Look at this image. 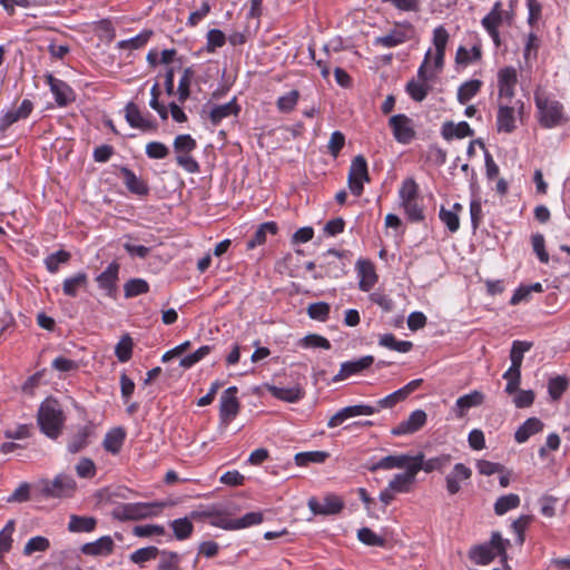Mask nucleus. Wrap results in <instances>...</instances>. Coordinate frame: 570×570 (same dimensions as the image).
Returning a JSON list of instances; mask_svg holds the SVG:
<instances>
[{
	"label": "nucleus",
	"instance_id": "1",
	"mask_svg": "<svg viewBox=\"0 0 570 570\" xmlns=\"http://www.w3.org/2000/svg\"><path fill=\"white\" fill-rule=\"evenodd\" d=\"M405 401L401 390H396L393 393L380 399L376 405L356 404L341 409L333 416L330 417L327 426L334 429L341 425L344 421L350 417L358 415H373L380 412L381 409H393L396 404Z\"/></svg>",
	"mask_w": 570,
	"mask_h": 570
},
{
	"label": "nucleus",
	"instance_id": "2",
	"mask_svg": "<svg viewBox=\"0 0 570 570\" xmlns=\"http://www.w3.org/2000/svg\"><path fill=\"white\" fill-rule=\"evenodd\" d=\"M37 423L40 431L49 439L57 440L63 430L66 414L55 397L43 400L38 409Z\"/></svg>",
	"mask_w": 570,
	"mask_h": 570
},
{
	"label": "nucleus",
	"instance_id": "3",
	"mask_svg": "<svg viewBox=\"0 0 570 570\" xmlns=\"http://www.w3.org/2000/svg\"><path fill=\"white\" fill-rule=\"evenodd\" d=\"M510 547V540L503 539L498 531L492 532L490 541L473 546L469 550V559L476 564L485 566L492 562L495 557H500L501 562L508 560L507 550Z\"/></svg>",
	"mask_w": 570,
	"mask_h": 570
},
{
	"label": "nucleus",
	"instance_id": "4",
	"mask_svg": "<svg viewBox=\"0 0 570 570\" xmlns=\"http://www.w3.org/2000/svg\"><path fill=\"white\" fill-rule=\"evenodd\" d=\"M36 491L46 499H68L72 498L77 491L76 480L66 473H58L53 479H40L36 485Z\"/></svg>",
	"mask_w": 570,
	"mask_h": 570
},
{
	"label": "nucleus",
	"instance_id": "5",
	"mask_svg": "<svg viewBox=\"0 0 570 570\" xmlns=\"http://www.w3.org/2000/svg\"><path fill=\"white\" fill-rule=\"evenodd\" d=\"M165 505L164 502L121 503L112 510V517L120 521L147 519L159 515Z\"/></svg>",
	"mask_w": 570,
	"mask_h": 570
},
{
	"label": "nucleus",
	"instance_id": "6",
	"mask_svg": "<svg viewBox=\"0 0 570 570\" xmlns=\"http://www.w3.org/2000/svg\"><path fill=\"white\" fill-rule=\"evenodd\" d=\"M173 148L176 154V164L188 174H198L200 166L191 156L197 148V141L189 134H181L175 137Z\"/></svg>",
	"mask_w": 570,
	"mask_h": 570
},
{
	"label": "nucleus",
	"instance_id": "7",
	"mask_svg": "<svg viewBox=\"0 0 570 570\" xmlns=\"http://www.w3.org/2000/svg\"><path fill=\"white\" fill-rule=\"evenodd\" d=\"M431 59L432 50L429 49L417 69V78L406 83L405 90L415 102H421L431 89L429 81L434 77V73L431 71Z\"/></svg>",
	"mask_w": 570,
	"mask_h": 570
},
{
	"label": "nucleus",
	"instance_id": "8",
	"mask_svg": "<svg viewBox=\"0 0 570 570\" xmlns=\"http://www.w3.org/2000/svg\"><path fill=\"white\" fill-rule=\"evenodd\" d=\"M195 77V71L191 67H187L183 70L181 76L179 78L178 87L175 90L174 78L175 72L174 68L169 67L165 72L164 87L165 91L168 96H175L177 98V102L184 104L190 96V86L191 81Z\"/></svg>",
	"mask_w": 570,
	"mask_h": 570
},
{
	"label": "nucleus",
	"instance_id": "9",
	"mask_svg": "<svg viewBox=\"0 0 570 570\" xmlns=\"http://www.w3.org/2000/svg\"><path fill=\"white\" fill-rule=\"evenodd\" d=\"M415 35V28L411 22H396L395 28L387 35L376 37L373 45L383 48H394L411 40Z\"/></svg>",
	"mask_w": 570,
	"mask_h": 570
},
{
	"label": "nucleus",
	"instance_id": "10",
	"mask_svg": "<svg viewBox=\"0 0 570 570\" xmlns=\"http://www.w3.org/2000/svg\"><path fill=\"white\" fill-rule=\"evenodd\" d=\"M347 181L351 193L360 197L364 191V183L370 181L367 161L364 156L357 155L352 159Z\"/></svg>",
	"mask_w": 570,
	"mask_h": 570
},
{
	"label": "nucleus",
	"instance_id": "11",
	"mask_svg": "<svg viewBox=\"0 0 570 570\" xmlns=\"http://www.w3.org/2000/svg\"><path fill=\"white\" fill-rule=\"evenodd\" d=\"M518 85V72L512 66L501 68L498 71V88H499V107H509L515 95V87Z\"/></svg>",
	"mask_w": 570,
	"mask_h": 570
},
{
	"label": "nucleus",
	"instance_id": "12",
	"mask_svg": "<svg viewBox=\"0 0 570 570\" xmlns=\"http://www.w3.org/2000/svg\"><path fill=\"white\" fill-rule=\"evenodd\" d=\"M237 393V386H229L220 395L219 424L224 428H227L239 413L240 403Z\"/></svg>",
	"mask_w": 570,
	"mask_h": 570
},
{
	"label": "nucleus",
	"instance_id": "13",
	"mask_svg": "<svg viewBox=\"0 0 570 570\" xmlns=\"http://www.w3.org/2000/svg\"><path fill=\"white\" fill-rule=\"evenodd\" d=\"M389 127L394 139L402 145H409L416 136L414 121L404 114L392 116L389 119Z\"/></svg>",
	"mask_w": 570,
	"mask_h": 570
},
{
	"label": "nucleus",
	"instance_id": "14",
	"mask_svg": "<svg viewBox=\"0 0 570 570\" xmlns=\"http://www.w3.org/2000/svg\"><path fill=\"white\" fill-rule=\"evenodd\" d=\"M308 509L313 514L334 515L344 509V501L334 493L326 494L322 501L311 498L307 502Z\"/></svg>",
	"mask_w": 570,
	"mask_h": 570
},
{
	"label": "nucleus",
	"instance_id": "15",
	"mask_svg": "<svg viewBox=\"0 0 570 570\" xmlns=\"http://www.w3.org/2000/svg\"><path fill=\"white\" fill-rule=\"evenodd\" d=\"M94 423L88 422L85 425L78 426L67 442V451L70 454H77L81 452L90 444V439L94 436Z\"/></svg>",
	"mask_w": 570,
	"mask_h": 570
},
{
	"label": "nucleus",
	"instance_id": "16",
	"mask_svg": "<svg viewBox=\"0 0 570 570\" xmlns=\"http://www.w3.org/2000/svg\"><path fill=\"white\" fill-rule=\"evenodd\" d=\"M420 472V466H414L413 463L405 469L403 473H396L390 480L389 487L396 494L397 493H410L413 490V485L416 481V475Z\"/></svg>",
	"mask_w": 570,
	"mask_h": 570
},
{
	"label": "nucleus",
	"instance_id": "17",
	"mask_svg": "<svg viewBox=\"0 0 570 570\" xmlns=\"http://www.w3.org/2000/svg\"><path fill=\"white\" fill-rule=\"evenodd\" d=\"M414 462V456L409 454L386 455L376 462L366 464L370 472L379 470L407 469Z\"/></svg>",
	"mask_w": 570,
	"mask_h": 570
},
{
	"label": "nucleus",
	"instance_id": "18",
	"mask_svg": "<svg viewBox=\"0 0 570 570\" xmlns=\"http://www.w3.org/2000/svg\"><path fill=\"white\" fill-rule=\"evenodd\" d=\"M472 470L463 463L454 464L452 471L445 476V488L450 495H455L462 489V483L469 481Z\"/></svg>",
	"mask_w": 570,
	"mask_h": 570
},
{
	"label": "nucleus",
	"instance_id": "19",
	"mask_svg": "<svg viewBox=\"0 0 570 570\" xmlns=\"http://www.w3.org/2000/svg\"><path fill=\"white\" fill-rule=\"evenodd\" d=\"M46 83L50 87L55 100L59 106H66L73 102L76 98L75 91L66 81L58 79L52 75H47Z\"/></svg>",
	"mask_w": 570,
	"mask_h": 570
},
{
	"label": "nucleus",
	"instance_id": "20",
	"mask_svg": "<svg viewBox=\"0 0 570 570\" xmlns=\"http://www.w3.org/2000/svg\"><path fill=\"white\" fill-rule=\"evenodd\" d=\"M426 423V413L423 410L413 411L410 416L400 422L396 426H394L391 431L393 435H406L413 434L421 430Z\"/></svg>",
	"mask_w": 570,
	"mask_h": 570
},
{
	"label": "nucleus",
	"instance_id": "21",
	"mask_svg": "<svg viewBox=\"0 0 570 570\" xmlns=\"http://www.w3.org/2000/svg\"><path fill=\"white\" fill-rule=\"evenodd\" d=\"M119 269V264L111 262L106 269L96 277L98 287L109 297H114L116 294Z\"/></svg>",
	"mask_w": 570,
	"mask_h": 570
},
{
	"label": "nucleus",
	"instance_id": "22",
	"mask_svg": "<svg viewBox=\"0 0 570 570\" xmlns=\"http://www.w3.org/2000/svg\"><path fill=\"white\" fill-rule=\"evenodd\" d=\"M374 363L372 355L362 356L361 358L347 361L341 364L338 373L334 376V382L348 379L352 375L361 374Z\"/></svg>",
	"mask_w": 570,
	"mask_h": 570
},
{
	"label": "nucleus",
	"instance_id": "23",
	"mask_svg": "<svg viewBox=\"0 0 570 570\" xmlns=\"http://www.w3.org/2000/svg\"><path fill=\"white\" fill-rule=\"evenodd\" d=\"M125 118L132 128L142 131H155L158 128L156 119L149 112H141V109H125Z\"/></svg>",
	"mask_w": 570,
	"mask_h": 570
},
{
	"label": "nucleus",
	"instance_id": "24",
	"mask_svg": "<svg viewBox=\"0 0 570 570\" xmlns=\"http://www.w3.org/2000/svg\"><path fill=\"white\" fill-rule=\"evenodd\" d=\"M450 35L443 26H438L433 30V45L435 52L433 56V65L436 71L442 70L444 66L445 48L449 42Z\"/></svg>",
	"mask_w": 570,
	"mask_h": 570
},
{
	"label": "nucleus",
	"instance_id": "25",
	"mask_svg": "<svg viewBox=\"0 0 570 570\" xmlns=\"http://www.w3.org/2000/svg\"><path fill=\"white\" fill-rule=\"evenodd\" d=\"M424 453L420 452L414 455V466H420V471L423 470L426 473L434 471L442 472L451 463V454L443 453L441 455L424 460Z\"/></svg>",
	"mask_w": 570,
	"mask_h": 570
},
{
	"label": "nucleus",
	"instance_id": "26",
	"mask_svg": "<svg viewBox=\"0 0 570 570\" xmlns=\"http://www.w3.org/2000/svg\"><path fill=\"white\" fill-rule=\"evenodd\" d=\"M360 277L358 288L363 292H370L377 283V274L374 264L371 261L360 259L356 263Z\"/></svg>",
	"mask_w": 570,
	"mask_h": 570
},
{
	"label": "nucleus",
	"instance_id": "27",
	"mask_svg": "<svg viewBox=\"0 0 570 570\" xmlns=\"http://www.w3.org/2000/svg\"><path fill=\"white\" fill-rule=\"evenodd\" d=\"M127 433L126 430L121 426L112 428L105 434L102 440V448L107 453L112 455H117L120 453Z\"/></svg>",
	"mask_w": 570,
	"mask_h": 570
},
{
	"label": "nucleus",
	"instance_id": "28",
	"mask_svg": "<svg viewBox=\"0 0 570 570\" xmlns=\"http://www.w3.org/2000/svg\"><path fill=\"white\" fill-rule=\"evenodd\" d=\"M115 543L111 537L104 535L94 542H88L81 546L80 551L86 556H110L114 552Z\"/></svg>",
	"mask_w": 570,
	"mask_h": 570
},
{
	"label": "nucleus",
	"instance_id": "29",
	"mask_svg": "<svg viewBox=\"0 0 570 570\" xmlns=\"http://www.w3.org/2000/svg\"><path fill=\"white\" fill-rule=\"evenodd\" d=\"M120 175L127 189L138 196H147L149 194V186L147 181L136 176V174L128 167H120Z\"/></svg>",
	"mask_w": 570,
	"mask_h": 570
},
{
	"label": "nucleus",
	"instance_id": "30",
	"mask_svg": "<svg viewBox=\"0 0 570 570\" xmlns=\"http://www.w3.org/2000/svg\"><path fill=\"white\" fill-rule=\"evenodd\" d=\"M191 518L193 519L208 518L209 523L213 527L220 528L224 530H236L235 519L228 518L224 512L218 511V510L193 512Z\"/></svg>",
	"mask_w": 570,
	"mask_h": 570
},
{
	"label": "nucleus",
	"instance_id": "31",
	"mask_svg": "<svg viewBox=\"0 0 570 570\" xmlns=\"http://www.w3.org/2000/svg\"><path fill=\"white\" fill-rule=\"evenodd\" d=\"M483 401L484 394L482 392L472 391L471 393L464 394L456 400L453 412L455 413L456 417L462 419L469 409L481 405Z\"/></svg>",
	"mask_w": 570,
	"mask_h": 570
},
{
	"label": "nucleus",
	"instance_id": "32",
	"mask_svg": "<svg viewBox=\"0 0 570 570\" xmlns=\"http://www.w3.org/2000/svg\"><path fill=\"white\" fill-rule=\"evenodd\" d=\"M441 135L445 140H452L453 138L463 139L465 137H472L474 131L466 121H460L459 124L445 121L442 125Z\"/></svg>",
	"mask_w": 570,
	"mask_h": 570
},
{
	"label": "nucleus",
	"instance_id": "33",
	"mask_svg": "<svg viewBox=\"0 0 570 570\" xmlns=\"http://www.w3.org/2000/svg\"><path fill=\"white\" fill-rule=\"evenodd\" d=\"M543 422L538 417H529L514 433V440L518 443L527 442L532 435L543 430Z\"/></svg>",
	"mask_w": 570,
	"mask_h": 570
},
{
	"label": "nucleus",
	"instance_id": "34",
	"mask_svg": "<svg viewBox=\"0 0 570 570\" xmlns=\"http://www.w3.org/2000/svg\"><path fill=\"white\" fill-rule=\"evenodd\" d=\"M87 287L88 275L85 272L67 277L62 283V292L68 297H76L80 289H87Z\"/></svg>",
	"mask_w": 570,
	"mask_h": 570
},
{
	"label": "nucleus",
	"instance_id": "35",
	"mask_svg": "<svg viewBox=\"0 0 570 570\" xmlns=\"http://www.w3.org/2000/svg\"><path fill=\"white\" fill-rule=\"evenodd\" d=\"M277 232L278 226L275 222H266L261 224L254 235L247 240L246 248L250 250L265 244L267 234L276 235Z\"/></svg>",
	"mask_w": 570,
	"mask_h": 570
},
{
	"label": "nucleus",
	"instance_id": "36",
	"mask_svg": "<svg viewBox=\"0 0 570 570\" xmlns=\"http://www.w3.org/2000/svg\"><path fill=\"white\" fill-rule=\"evenodd\" d=\"M96 518L77 514H72L68 523V530L73 533H90L96 529Z\"/></svg>",
	"mask_w": 570,
	"mask_h": 570
},
{
	"label": "nucleus",
	"instance_id": "37",
	"mask_svg": "<svg viewBox=\"0 0 570 570\" xmlns=\"http://www.w3.org/2000/svg\"><path fill=\"white\" fill-rule=\"evenodd\" d=\"M538 120L544 128L560 126L568 120L562 114V109H539Z\"/></svg>",
	"mask_w": 570,
	"mask_h": 570
},
{
	"label": "nucleus",
	"instance_id": "38",
	"mask_svg": "<svg viewBox=\"0 0 570 570\" xmlns=\"http://www.w3.org/2000/svg\"><path fill=\"white\" fill-rule=\"evenodd\" d=\"M268 391L274 397L288 403H295L304 397V391L299 386L278 387L273 385L268 387Z\"/></svg>",
	"mask_w": 570,
	"mask_h": 570
},
{
	"label": "nucleus",
	"instance_id": "39",
	"mask_svg": "<svg viewBox=\"0 0 570 570\" xmlns=\"http://www.w3.org/2000/svg\"><path fill=\"white\" fill-rule=\"evenodd\" d=\"M503 21V9L502 3L500 1H497L491 11L482 19L481 23L482 27L487 31H494L499 30V27L501 26Z\"/></svg>",
	"mask_w": 570,
	"mask_h": 570
},
{
	"label": "nucleus",
	"instance_id": "40",
	"mask_svg": "<svg viewBox=\"0 0 570 570\" xmlns=\"http://www.w3.org/2000/svg\"><path fill=\"white\" fill-rule=\"evenodd\" d=\"M153 35H154L153 30L144 29L137 36H135L130 39L119 41L117 47L122 50L140 49L147 45V42L150 40Z\"/></svg>",
	"mask_w": 570,
	"mask_h": 570
},
{
	"label": "nucleus",
	"instance_id": "41",
	"mask_svg": "<svg viewBox=\"0 0 570 570\" xmlns=\"http://www.w3.org/2000/svg\"><path fill=\"white\" fill-rule=\"evenodd\" d=\"M379 344L392 351L407 353L412 350L413 343L410 341H400L392 333L384 334L380 337Z\"/></svg>",
	"mask_w": 570,
	"mask_h": 570
},
{
	"label": "nucleus",
	"instance_id": "42",
	"mask_svg": "<svg viewBox=\"0 0 570 570\" xmlns=\"http://www.w3.org/2000/svg\"><path fill=\"white\" fill-rule=\"evenodd\" d=\"M520 497L515 493L501 495L494 503V513L497 515H503L507 512L517 509L520 505Z\"/></svg>",
	"mask_w": 570,
	"mask_h": 570
},
{
	"label": "nucleus",
	"instance_id": "43",
	"mask_svg": "<svg viewBox=\"0 0 570 570\" xmlns=\"http://www.w3.org/2000/svg\"><path fill=\"white\" fill-rule=\"evenodd\" d=\"M515 109H499L497 116L498 131L512 132L517 127Z\"/></svg>",
	"mask_w": 570,
	"mask_h": 570
},
{
	"label": "nucleus",
	"instance_id": "44",
	"mask_svg": "<svg viewBox=\"0 0 570 570\" xmlns=\"http://www.w3.org/2000/svg\"><path fill=\"white\" fill-rule=\"evenodd\" d=\"M170 528L173 529L175 538L179 541L190 538L194 531V524L187 517L173 520Z\"/></svg>",
	"mask_w": 570,
	"mask_h": 570
},
{
	"label": "nucleus",
	"instance_id": "45",
	"mask_svg": "<svg viewBox=\"0 0 570 570\" xmlns=\"http://www.w3.org/2000/svg\"><path fill=\"white\" fill-rule=\"evenodd\" d=\"M482 81L472 79L462 83L458 89V100L460 104H468L481 89Z\"/></svg>",
	"mask_w": 570,
	"mask_h": 570
},
{
	"label": "nucleus",
	"instance_id": "46",
	"mask_svg": "<svg viewBox=\"0 0 570 570\" xmlns=\"http://www.w3.org/2000/svg\"><path fill=\"white\" fill-rule=\"evenodd\" d=\"M482 58V48L480 43L474 45L471 50L464 47H459L456 50L455 61L459 65H469L473 61H479Z\"/></svg>",
	"mask_w": 570,
	"mask_h": 570
},
{
	"label": "nucleus",
	"instance_id": "47",
	"mask_svg": "<svg viewBox=\"0 0 570 570\" xmlns=\"http://www.w3.org/2000/svg\"><path fill=\"white\" fill-rule=\"evenodd\" d=\"M532 347V344L525 341H514L510 351V367L521 370L523 354Z\"/></svg>",
	"mask_w": 570,
	"mask_h": 570
},
{
	"label": "nucleus",
	"instance_id": "48",
	"mask_svg": "<svg viewBox=\"0 0 570 570\" xmlns=\"http://www.w3.org/2000/svg\"><path fill=\"white\" fill-rule=\"evenodd\" d=\"M326 257H333V261L327 262V275L337 278L345 274V264L343 263L342 254L338 250L328 249L326 252Z\"/></svg>",
	"mask_w": 570,
	"mask_h": 570
},
{
	"label": "nucleus",
	"instance_id": "49",
	"mask_svg": "<svg viewBox=\"0 0 570 570\" xmlns=\"http://www.w3.org/2000/svg\"><path fill=\"white\" fill-rule=\"evenodd\" d=\"M70 258L71 255L69 252L60 249L47 256L45 265L49 273L56 274L59 271L60 265L68 263Z\"/></svg>",
	"mask_w": 570,
	"mask_h": 570
},
{
	"label": "nucleus",
	"instance_id": "50",
	"mask_svg": "<svg viewBox=\"0 0 570 570\" xmlns=\"http://www.w3.org/2000/svg\"><path fill=\"white\" fill-rule=\"evenodd\" d=\"M158 557L157 570H180V556L177 552L163 550Z\"/></svg>",
	"mask_w": 570,
	"mask_h": 570
},
{
	"label": "nucleus",
	"instance_id": "51",
	"mask_svg": "<svg viewBox=\"0 0 570 570\" xmlns=\"http://www.w3.org/2000/svg\"><path fill=\"white\" fill-rule=\"evenodd\" d=\"M125 297L131 298L149 292V284L142 278H131L124 285Z\"/></svg>",
	"mask_w": 570,
	"mask_h": 570
},
{
	"label": "nucleus",
	"instance_id": "52",
	"mask_svg": "<svg viewBox=\"0 0 570 570\" xmlns=\"http://www.w3.org/2000/svg\"><path fill=\"white\" fill-rule=\"evenodd\" d=\"M31 109H8L0 117V131H6L12 124L29 117Z\"/></svg>",
	"mask_w": 570,
	"mask_h": 570
},
{
	"label": "nucleus",
	"instance_id": "53",
	"mask_svg": "<svg viewBox=\"0 0 570 570\" xmlns=\"http://www.w3.org/2000/svg\"><path fill=\"white\" fill-rule=\"evenodd\" d=\"M328 456L325 451L299 452L295 455V462L299 466H305L308 463H323Z\"/></svg>",
	"mask_w": 570,
	"mask_h": 570
},
{
	"label": "nucleus",
	"instance_id": "54",
	"mask_svg": "<svg viewBox=\"0 0 570 570\" xmlns=\"http://www.w3.org/2000/svg\"><path fill=\"white\" fill-rule=\"evenodd\" d=\"M401 205L404 208L406 217L410 222L420 223L424 220V210L419 198L415 200L401 203Z\"/></svg>",
	"mask_w": 570,
	"mask_h": 570
},
{
	"label": "nucleus",
	"instance_id": "55",
	"mask_svg": "<svg viewBox=\"0 0 570 570\" xmlns=\"http://www.w3.org/2000/svg\"><path fill=\"white\" fill-rule=\"evenodd\" d=\"M160 553V550L156 547L140 548L134 551L129 559L131 562L142 566L145 562L155 560Z\"/></svg>",
	"mask_w": 570,
	"mask_h": 570
},
{
	"label": "nucleus",
	"instance_id": "56",
	"mask_svg": "<svg viewBox=\"0 0 570 570\" xmlns=\"http://www.w3.org/2000/svg\"><path fill=\"white\" fill-rule=\"evenodd\" d=\"M399 197L401 203L419 198V185L413 178H406L403 180L399 189Z\"/></svg>",
	"mask_w": 570,
	"mask_h": 570
},
{
	"label": "nucleus",
	"instance_id": "57",
	"mask_svg": "<svg viewBox=\"0 0 570 570\" xmlns=\"http://www.w3.org/2000/svg\"><path fill=\"white\" fill-rule=\"evenodd\" d=\"M532 521L531 515H520L517 520L511 523V530L515 533V542L522 546L525 541V530Z\"/></svg>",
	"mask_w": 570,
	"mask_h": 570
},
{
	"label": "nucleus",
	"instance_id": "58",
	"mask_svg": "<svg viewBox=\"0 0 570 570\" xmlns=\"http://www.w3.org/2000/svg\"><path fill=\"white\" fill-rule=\"evenodd\" d=\"M507 380L504 392L509 395L515 394L521 382V370L509 367L502 375Z\"/></svg>",
	"mask_w": 570,
	"mask_h": 570
},
{
	"label": "nucleus",
	"instance_id": "59",
	"mask_svg": "<svg viewBox=\"0 0 570 570\" xmlns=\"http://www.w3.org/2000/svg\"><path fill=\"white\" fill-rule=\"evenodd\" d=\"M115 354L119 362L125 363L131 358L132 355V340L129 335H125L117 343Z\"/></svg>",
	"mask_w": 570,
	"mask_h": 570
},
{
	"label": "nucleus",
	"instance_id": "60",
	"mask_svg": "<svg viewBox=\"0 0 570 570\" xmlns=\"http://www.w3.org/2000/svg\"><path fill=\"white\" fill-rule=\"evenodd\" d=\"M50 548V541L42 535L32 537L28 540L23 548L26 556H31L35 552H45Z\"/></svg>",
	"mask_w": 570,
	"mask_h": 570
},
{
	"label": "nucleus",
	"instance_id": "61",
	"mask_svg": "<svg viewBox=\"0 0 570 570\" xmlns=\"http://www.w3.org/2000/svg\"><path fill=\"white\" fill-rule=\"evenodd\" d=\"M569 382L564 376H556L548 382V392L552 400H559L568 389Z\"/></svg>",
	"mask_w": 570,
	"mask_h": 570
},
{
	"label": "nucleus",
	"instance_id": "62",
	"mask_svg": "<svg viewBox=\"0 0 570 570\" xmlns=\"http://www.w3.org/2000/svg\"><path fill=\"white\" fill-rule=\"evenodd\" d=\"M212 352V346L203 345L194 353L186 355L180 360V366L184 368H190L203 358H205Z\"/></svg>",
	"mask_w": 570,
	"mask_h": 570
},
{
	"label": "nucleus",
	"instance_id": "63",
	"mask_svg": "<svg viewBox=\"0 0 570 570\" xmlns=\"http://www.w3.org/2000/svg\"><path fill=\"white\" fill-rule=\"evenodd\" d=\"M75 470L81 479H92L97 474L96 464L89 458H81L76 464Z\"/></svg>",
	"mask_w": 570,
	"mask_h": 570
},
{
	"label": "nucleus",
	"instance_id": "64",
	"mask_svg": "<svg viewBox=\"0 0 570 570\" xmlns=\"http://www.w3.org/2000/svg\"><path fill=\"white\" fill-rule=\"evenodd\" d=\"M357 539L368 547H383L385 543V540L370 528H361L357 531Z\"/></svg>",
	"mask_w": 570,
	"mask_h": 570
}]
</instances>
